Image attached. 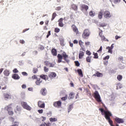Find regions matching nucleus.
I'll return each instance as SVG.
<instances>
[{"instance_id":"obj_1","label":"nucleus","mask_w":126,"mask_h":126,"mask_svg":"<svg viewBox=\"0 0 126 126\" xmlns=\"http://www.w3.org/2000/svg\"><path fill=\"white\" fill-rule=\"evenodd\" d=\"M57 58L58 59L57 61L58 63H62L63 58V60L66 63H69V60H67V58H68V55H67L65 52H63L62 55L60 54H58L57 55Z\"/></svg>"},{"instance_id":"obj_2","label":"nucleus","mask_w":126,"mask_h":126,"mask_svg":"<svg viewBox=\"0 0 126 126\" xmlns=\"http://www.w3.org/2000/svg\"><path fill=\"white\" fill-rule=\"evenodd\" d=\"M91 34V32L88 29H86L84 30L83 34H82V37L83 39H88L89 38V36Z\"/></svg>"},{"instance_id":"obj_3","label":"nucleus","mask_w":126,"mask_h":126,"mask_svg":"<svg viewBox=\"0 0 126 126\" xmlns=\"http://www.w3.org/2000/svg\"><path fill=\"white\" fill-rule=\"evenodd\" d=\"M94 99H95L97 102H101V96H100V94H99V93L98 91H95L94 93Z\"/></svg>"},{"instance_id":"obj_4","label":"nucleus","mask_w":126,"mask_h":126,"mask_svg":"<svg viewBox=\"0 0 126 126\" xmlns=\"http://www.w3.org/2000/svg\"><path fill=\"white\" fill-rule=\"evenodd\" d=\"M99 29V36L101 38V40L102 42H104L106 41V42H109V40H108L107 38H106V37H105V36H104V35H103V31H102V30H100Z\"/></svg>"},{"instance_id":"obj_5","label":"nucleus","mask_w":126,"mask_h":126,"mask_svg":"<svg viewBox=\"0 0 126 126\" xmlns=\"http://www.w3.org/2000/svg\"><path fill=\"white\" fill-rule=\"evenodd\" d=\"M22 107L24 108V109H26V110H27L28 111H31V109H32L30 106L28 105L27 103L26 102H22L21 103Z\"/></svg>"},{"instance_id":"obj_6","label":"nucleus","mask_w":126,"mask_h":126,"mask_svg":"<svg viewBox=\"0 0 126 126\" xmlns=\"http://www.w3.org/2000/svg\"><path fill=\"white\" fill-rule=\"evenodd\" d=\"M48 77L50 79V81H51L52 79H55L57 77V74L55 72H51L49 73Z\"/></svg>"},{"instance_id":"obj_7","label":"nucleus","mask_w":126,"mask_h":126,"mask_svg":"<svg viewBox=\"0 0 126 126\" xmlns=\"http://www.w3.org/2000/svg\"><path fill=\"white\" fill-rule=\"evenodd\" d=\"M80 8L81 10L83 11V10H85L86 11H87L89 8V7H88V5L82 4L80 5Z\"/></svg>"},{"instance_id":"obj_8","label":"nucleus","mask_w":126,"mask_h":126,"mask_svg":"<svg viewBox=\"0 0 126 126\" xmlns=\"http://www.w3.org/2000/svg\"><path fill=\"white\" fill-rule=\"evenodd\" d=\"M4 110H5V111H7V112L12 111V103H10L7 106H5Z\"/></svg>"},{"instance_id":"obj_9","label":"nucleus","mask_w":126,"mask_h":126,"mask_svg":"<svg viewBox=\"0 0 126 126\" xmlns=\"http://www.w3.org/2000/svg\"><path fill=\"white\" fill-rule=\"evenodd\" d=\"M115 121L117 124H124V123H125L124 119L120 118L119 117L115 118Z\"/></svg>"},{"instance_id":"obj_10","label":"nucleus","mask_w":126,"mask_h":126,"mask_svg":"<svg viewBox=\"0 0 126 126\" xmlns=\"http://www.w3.org/2000/svg\"><path fill=\"white\" fill-rule=\"evenodd\" d=\"M53 106L56 108H60V107L62 106V102L61 101L54 102L53 103Z\"/></svg>"},{"instance_id":"obj_11","label":"nucleus","mask_w":126,"mask_h":126,"mask_svg":"<svg viewBox=\"0 0 126 126\" xmlns=\"http://www.w3.org/2000/svg\"><path fill=\"white\" fill-rule=\"evenodd\" d=\"M37 105L38 107L39 108H41L42 109H44V108H45V102L41 100L38 101Z\"/></svg>"},{"instance_id":"obj_12","label":"nucleus","mask_w":126,"mask_h":126,"mask_svg":"<svg viewBox=\"0 0 126 126\" xmlns=\"http://www.w3.org/2000/svg\"><path fill=\"white\" fill-rule=\"evenodd\" d=\"M40 93L43 96H46V95H47V93H48V92L45 88H43L40 90Z\"/></svg>"},{"instance_id":"obj_13","label":"nucleus","mask_w":126,"mask_h":126,"mask_svg":"<svg viewBox=\"0 0 126 126\" xmlns=\"http://www.w3.org/2000/svg\"><path fill=\"white\" fill-rule=\"evenodd\" d=\"M104 17L105 18H110L112 17V15H111V13L109 12L108 11H105L104 12Z\"/></svg>"},{"instance_id":"obj_14","label":"nucleus","mask_w":126,"mask_h":126,"mask_svg":"<svg viewBox=\"0 0 126 126\" xmlns=\"http://www.w3.org/2000/svg\"><path fill=\"white\" fill-rule=\"evenodd\" d=\"M45 65L46 66H49V67H54L55 66V64L50 63L49 61H45L44 62Z\"/></svg>"},{"instance_id":"obj_15","label":"nucleus","mask_w":126,"mask_h":126,"mask_svg":"<svg viewBox=\"0 0 126 126\" xmlns=\"http://www.w3.org/2000/svg\"><path fill=\"white\" fill-rule=\"evenodd\" d=\"M71 27L73 31L75 32L76 34H78L79 32L78 31V29H77V28L76 27V26L73 25H72Z\"/></svg>"},{"instance_id":"obj_16","label":"nucleus","mask_w":126,"mask_h":126,"mask_svg":"<svg viewBox=\"0 0 126 126\" xmlns=\"http://www.w3.org/2000/svg\"><path fill=\"white\" fill-rule=\"evenodd\" d=\"M63 18H60L59 20H58V25L60 27H63L64 25H63Z\"/></svg>"},{"instance_id":"obj_17","label":"nucleus","mask_w":126,"mask_h":126,"mask_svg":"<svg viewBox=\"0 0 126 126\" xmlns=\"http://www.w3.org/2000/svg\"><path fill=\"white\" fill-rule=\"evenodd\" d=\"M93 76H96L97 77H103V73H100L99 71H96Z\"/></svg>"},{"instance_id":"obj_18","label":"nucleus","mask_w":126,"mask_h":126,"mask_svg":"<svg viewBox=\"0 0 126 126\" xmlns=\"http://www.w3.org/2000/svg\"><path fill=\"white\" fill-rule=\"evenodd\" d=\"M40 78H42V79H44V80H48V81H50V80L47 75L42 74L40 76Z\"/></svg>"},{"instance_id":"obj_19","label":"nucleus","mask_w":126,"mask_h":126,"mask_svg":"<svg viewBox=\"0 0 126 126\" xmlns=\"http://www.w3.org/2000/svg\"><path fill=\"white\" fill-rule=\"evenodd\" d=\"M71 8L73 9V10H74V11H77L78 8L77 7V5H76L75 4H72L71 5Z\"/></svg>"},{"instance_id":"obj_20","label":"nucleus","mask_w":126,"mask_h":126,"mask_svg":"<svg viewBox=\"0 0 126 126\" xmlns=\"http://www.w3.org/2000/svg\"><path fill=\"white\" fill-rule=\"evenodd\" d=\"M51 53L53 56H57V55H58L57 49L55 48H53L51 50Z\"/></svg>"},{"instance_id":"obj_21","label":"nucleus","mask_w":126,"mask_h":126,"mask_svg":"<svg viewBox=\"0 0 126 126\" xmlns=\"http://www.w3.org/2000/svg\"><path fill=\"white\" fill-rule=\"evenodd\" d=\"M12 78H13V79L18 80L20 78V77H19V75L17 74H14L12 75Z\"/></svg>"},{"instance_id":"obj_22","label":"nucleus","mask_w":126,"mask_h":126,"mask_svg":"<svg viewBox=\"0 0 126 126\" xmlns=\"http://www.w3.org/2000/svg\"><path fill=\"white\" fill-rule=\"evenodd\" d=\"M4 97L5 99H11V95L7 93L4 94Z\"/></svg>"},{"instance_id":"obj_23","label":"nucleus","mask_w":126,"mask_h":126,"mask_svg":"<svg viewBox=\"0 0 126 126\" xmlns=\"http://www.w3.org/2000/svg\"><path fill=\"white\" fill-rule=\"evenodd\" d=\"M84 57V52L83 51H80L79 53V59H83Z\"/></svg>"},{"instance_id":"obj_24","label":"nucleus","mask_w":126,"mask_h":126,"mask_svg":"<svg viewBox=\"0 0 126 126\" xmlns=\"http://www.w3.org/2000/svg\"><path fill=\"white\" fill-rule=\"evenodd\" d=\"M77 72L80 76L83 77V73H82V70H81V69H78L77 70Z\"/></svg>"},{"instance_id":"obj_25","label":"nucleus","mask_w":126,"mask_h":126,"mask_svg":"<svg viewBox=\"0 0 126 126\" xmlns=\"http://www.w3.org/2000/svg\"><path fill=\"white\" fill-rule=\"evenodd\" d=\"M74 98V93H70L69 94L68 99H73Z\"/></svg>"},{"instance_id":"obj_26","label":"nucleus","mask_w":126,"mask_h":126,"mask_svg":"<svg viewBox=\"0 0 126 126\" xmlns=\"http://www.w3.org/2000/svg\"><path fill=\"white\" fill-rule=\"evenodd\" d=\"M73 108V104H70L69 105L68 107V113H69L71 110Z\"/></svg>"},{"instance_id":"obj_27","label":"nucleus","mask_w":126,"mask_h":126,"mask_svg":"<svg viewBox=\"0 0 126 126\" xmlns=\"http://www.w3.org/2000/svg\"><path fill=\"white\" fill-rule=\"evenodd\" d=\"M91 59H92V56H88L86 58L87 63H91Z\"/></svg>"},{"instance_id":"obj_28","label":"nucleus","mask_w":126,"mask_h":126,"mask_svg":"<svg viewBox=\"0 0 126 126\" xmlns=\"http://www.w3.org/2000/svg\"><path fill=\"white\" fill-rule=\"evenodd\" d=\"M49 121L51 123H54V122H57L58 119L57 118H50Z\"/></svg>"},{"instance_id":"obj_29","label":"nucleus","mask_w":126,"mask_h":126,"mask_svg":"<svg viewBox=\"0 0 126 126\" xmlns=\"http://www.w3.org/2000/svg\"><path fill=\"white\" fill-rule=\"evenodd\" d=\"M41 79L39 78V79H37V80L35 82V84L36 85H40V84H41L42 81H40Z\"/></svg>"},{"instance_id":"obj_30","label":"nucleus","mask_w":126,"mask_h":126,"mask_svg":"<svg viewBox=\"0 0 126 126\" xmlns=\"http://www.w3.org/2000/svg\"><path fill=\"white\" fill-rule=\"evenodd\" d=\"M3 73L5 76H8L9 75V71L8 70H5Z\"/></svg>"},{"instance_id":"obj_31","label":"nucleus","mask_w":126,"mask_h":126,"mask_svg":"<svg viewBox=\"0 0 126 126\" xmlns=\"http://www.w3.org/2000/svg\"><path fill=\"white\" fill-rule=\"evenodd\" d=\"M98 16L99 19H102V18L103 17V12L102 11H100L98 13Z\"/></svg>"},{"instance_id":"obj_32","label":"nucleus","mask_w":126,"mask_h":126,"mask_svg":"<svg viewBox=\"0 0 126 126\" xmlns=\"http://www.w3.org/2000/svg\"><path fill=\"white\" fill-rule=\"evenodd\" d=\"M57 16V13L54 12L52 14V18H51V21H53L56 18V17Z\"/></svg>"},{"instance_id":"obj_33","label":"nucleus","mask_w":126,"mask_h":126,"mask_svg":"<svg viewBox=\"0 0 126 126\" xmlns=\"http://www.w3.org/2000/svg\"><path fill=\"white\" fill-rule=\"evenodd\" d=\"M106 49L108 50V53H110L111 54H112V53H113V49L112 48H111V47H110V46L107 47Z\"/></svg>"},{"instance_id":"obj_34","label":"nucleus","mask_w":126,"mask_h":126,"mask_svg":"<svg viewBox=\"0 0 126 126\" xmlns=\"http://www.w3.org/2000/svg\"><path fill=\"white\" fill-rule=\"evenodd\" d=\"M95 12L93 13V11H90L89 12V15L91 16V17H93L94 16H95Z\"/></svg>"},{"instance_id":"obj_35","label":"nucleus","mask_w":126,"mask_h":126,"mask_svg":"<svg viewBox=\"0 0 126 126\" xmlns=\"http://www.w3.org/2000/svg\"><path fill=\"white\" fill-rule=\"evenodd\" d=\"M117 79L119 81H121L122 79H123V76L121 75H119L117 76Z\"/></svg>"},{"instance_id":"obj_36","label":"nucleus","mask_w":126,"mask_h":126,"mask_svg":"<svg viewBox=\"0 0 126 126\" xmlns=\"http://www.w3.org/2000/svg\"><path fill=\"white\" fill-rule=\"evenodd\" d=\"M84 44V42H82V40H80L79 41V44L81 47H84L83 44Z\"/></svg>"},{"instance_id":"obj_37","label":"nucleus","mask_w":126,"mask_h":126,"mask_svg":"<svg viewBox=\"0 0 126 126\" xmlns=\"http://www.w3.org/2000/svg\"><path fill=\"white\" fill-rule=\"evenodd\" d=\"M121 88H122V84L121 83L118 84L116 89H121Z\"/></svg>"},{"instance_id":"obj_38","label":"nucleus","mask_w":126,"mask_h":126,"mask_svg":"<svg viewBox=\"0 0 126 126\" xmlns=\"http://www.w3.org/2000/svg\"><path fill=\"white\" fill-rule=\"evenodd\" d=\"M8 114L9 115V116H13V114L14 113L12 110H10L8 111Z\"/></svg>"},{"instance_id":"obj_39","label":"nucleus","mask_w":126,"mask_h":126,"mask_svg":"<svg viewBox=\"0 0 126 126\" xmlns=\"http://www.w3.org/2000/svg\"><path fill=\"white\" fill-rule=\"evenodd\" d=\"M39 47H38V49L39 50H41V51H43V50H44L45 49V47L43 46V45H39Z\"/></svg>"},{"instance_id":"obj_40","label":"nucleus","mask_w":126,"mask_h":126,"mask_svg":"<svg viewBox=\"0 0 126 126\" xmlns=\"http://www.w3.org/2000/svg\"><path fill=\"white\" fill-rule=\"evenodd\" d=\"M60 31H61V30H60V29L59 28H55V32L56 33H59V32H60Z\"/></svg>"},{"instance_id":"obj_41","label":"nucleus","mask_w":126,"mask_h":126,"mask_svg":"<svg viewBox=\"0 0 126 126\" xmlns=\"http://www.w3.org/2000/svg\"><path fill=\"white\" fill-rule=\"evenodd\" d=\"M19 125V122H15L14 123V125H12L11 126H18Z\"/></svg>"},{"instance_id":"obj_42","label":"nucleus","mask_w":126,"mask_h":126,"mask_svg":"<svg viewBox=\"0 0 126 126\" xmlns=\"http://www.w3.org/2000/svg\"><path fill=\"white\" fill-rule=\"evenodd\" d=\"M74 63L76 66H79L80 65V63L78 61H75Z\"/></svg>"},{"instance_id":"obj_43","label":"nucleus","mask_w":126,"mask_h":126,"mask_svg":"<svg viewBox=\"0 0 126 126\" xmlns=\"http://www.w3.org/2000/svg\"><path fill=\"white\" fill-rule=\"evenodd\" d=\"M32 72L33 73H37L38 72V68H34L32 70Z\"/></svg>"},{"instance_id":"obj_44","label":"nucleus","mask_w":126,"mask_h":126,"mask_svg":"<svg viewBox=\"0 0 126 126\" xmlns=\"http://www.w3.org/2000/svg\"><path fill=\"white\" fill-rule=\"evenodd\" d=\"M94 59H98V58H99V57L98 56V53H96L94 54Z\"/></svg>"},{"instance_id":"obj_45","label":"nucleus","mask_w":126,"mask_h":126,"mask_svg":"<svg viewBox=\"0 0 126 126\" xmlns=\"http://www.w3.org/2000/svg\"><path fill=\"white\" fill-rule=\"evenodd\" d=\"M13 72H14V73H18L19 71L17 68H15L13 70Z\"/></svg>"},{"instance_id":"obj_46","label":"nucleus","mask_w":126,"mask_h":126,"mask_svg":"<svg viewBox=\"0 0 126 126\" xmlns=\"http://www.w3.org/2000/svg\"><path fill=\"white\" fill-rule=\"evenodd\" d=\"M44 71H45V72H48V71H49V68H47L46 66H44Z\"/></svg>"},{"instance_id":"obj_47","label":"nucleus","mask_w":126,"mask_h":126,"mask_svg":"<svg viewBox=\"0 0 126 126\" xmlns=\"http://www.w3.org/2000/svg\"><path fill=\"white\" fill-rule=\"evenodd\" d=\"M109 59H110V56L107 55V56H106L105 57H104V58H103V60H104V61H106V60H109Z\"/></svg>"},{"instance_id":"obj_48","label":"nucleus","mask_w":126,"mask_h":126,"mask_svg":"<svg viewBox=\"0 0 126 126\" xmlns=\"http://www.w3.org/2000/svg\"><path fill=\"white\" fill-rule=\"evenodd\" d=\"M9 120H10V121H11V122H12V123H14V118H13V117H10V118H9Z\"/></svg>"},{"instance_id":"obj_49","label":"nucleus","mask_w":126,"mask_h":126,"mask_svg":"<svg viewBox=\"0 0 126 126\" xmlns=\"http://www.w3.org/2000/svg\"><path fill=\"white\" fill-rule=\"evenodd\" d=\"M16 109L15 110V112H17V111H18L19 112L20 111H21V109H20V107H19L18 106H17Z\"/></svg>"},{"instance_id":"obj_50","label":"nucleus","mask_w":126,"mask_h":126,"mask_svg":"<svg viewBox=\"0 0 126 126\" xmlns=\"http://www.w3.org/2000/svg\"><path fill=\"white\" fill-rule=\"evenodd\" d=\"M32 79H38V77H37L36 76V75H33L32 77Z\"/></svg>"},{"instance_id":"obj_51","label":"nucleus","mask_w":126,"mask_h":126,"mask_svg":"<svg viewBox=\"0 0 126 126\" xmlns=\"http://www.w3.org/2000/svg\"><path fill=\"white\" fill-rule=\"evenodd\" d=\"M50 35H51V31H49L48 32L47 35H46V38H49Z\"/></svg>"},{"instance_id":"obj_52","label":"nucleus","mask_w":126,"mask_h":126,"mask_svg":"<svg viewBox=\"0 0 126 126\" xmlns=\"http://www.w3.org/2000/svg\"><path fill=\"white\" fill-rule=\"evenodd\" d=\"M22 74H23V75H24V76H27V75H28V74H27L26 72H22Z\"/></svg>"},{"instance_id":"obj_53","label":"nucleus","mask_w":126,"mask_h":126,"mask_svg":"<svg viewBox=\"0 0 126 126\" xmlns=\"http://www.w3.org/2000/svg\"><path fill=\"white\" fill-rule=\"evenodd\" d=\"M91 54L90 51L88 50L86 51V55H88V56H91Z\"/></svg>"},{"instance_id":"obj_54","label":"nucleus","mask_w":126,"mask_h":126,"mask_svg":"<svg viewBox=\"0 0 126 126\" xmlns=\"http://www.w3.org/2000/svg\"><path fill=\"white\" fill-rule=\"evenodd\" d=\"M20 44H25V41L23 39L20 40Z\"/></svg>"},{"instance_id":"obj_55","label":"nucleus","mask_w":126,"mask_h":126,"mask_svg":"<svg viewBox=\"0 0 126 126\" xmlns=\"http://www.w3.org/2000/svg\"><path fill=\"white\" fill-rule=\"evenodd\" d=\"M55 9H56V10H58V11L61 10V9H62V7H61V6L57 7Z\"/></svg>"},{"instance_id":"obj_56","label":"nucleus","mask_w":126,"mask_h":126,"mask_svg":"<svg viewBox=\"0 0 126 126\" xmlns=\"http://www.w3.org/2000/svg\"><path fill=\"white\" fill-rule=\"evenodd\" d=\"M114 3H118V2H120L121 0H113Z\"/></svg>"},{"instance_id":"obj_57","label":"nucleus","mask_w":126,"mask_h":126,"mask_svg":"<svg viewBox=\"0 0 126 126\" xmlns=\"http://www.w3.org/2000/svg\"><path fill=\"white\" fill-rule=\"evenodd\" d=\"M41 119H42V122H45V121L46 120V117L44 116H42Z\"/></svg>"},{"instance_id":"obj_58","label":"nucleus","mask_w":126,"mask_h":126,"mask_svg":"<svg viewBox=\"0 0 126 126\" xmlns=\"http://www.w3.org/2000/svg\"><path fill=\"white\" fill-rule=\"evenodd\" d=\"M73 43L74 44H78V41L77 40L75 39L73 40Z\"/></svg>"},{"instance_id":"obj_59","label":"nucleus","mask_w":126,"mask_h":126,"mask_svg":"<svg viewBox=\"0 0 126 126\" xmlns=\"http://www.w3.org/2000/svg\"><path fill=\"white\" fill-rule=\"evenodd\" d=\"M38 112L39 114H43V109L38 110Z\"/></svg>"},{"instance_id":"obj_60","label":"nucleus","mask_w":126,"mask_h":126,"mask_svg":"<svg viewBox=\"0 0 126 126\" xmlns=\"http://www.w3.org/2000/svg\"><path fill=\"white\" fill-rule=\"evenodd\" d=\"M44 124L46 126H51V123H44Z\"/></svg>"},{"instance_id":"obj_61","label":"nucleus","mask_w":126,"mask_h":126,"mask_svg":"<svg viewBox=\"0 0 126 126\" xmlns=\"http://www.w3.org/2000/svg\"><path fill=\"white\" fill-rule=\"evenodd\" d=\"M121 36H118V35H116L115 36V39H116V40H118V39H120V38H121Z\"/></svg>"},{"instance_id":"obj_62","label":"nucleus","mask_w":126,"mask_h":126,"mask_svg":"<svg viewBox=\"0 0 126 126\" xmlns=\"http://www.w3.org/2000/svg\"><path fill=\"white\" fill-rule=\"evenodd\" d=\"M105 26H106V24H100V27H105Z\"/></svg>"},{"instance_id":"obj_63","label":"nucleus","mask_w":126,"mask_h":126,"mask_svg":"<svg viewBox=\"0 0 126 126\" xmlns=\"http://www.w3.org/2000/svg\"><path fill=\"white\" fill-rule=\"evenodd\" d=\"M22 88H23V89H25V88H26V85H22Z\"/></svg>"},{"instance_id":"obj_64","label":"nucleus","mask_w":126,"mask_h":126,"mask_svg":"<svg viewBox=\"0 0 126 126\" xmlns=\"http://www.w3.org/2000/svg\"><path fill=\"white\" fill-rule=\"evenodd\" d=\"M66 99H67L66 96H64L62 98V100H63V101L66 100Z\"/></svg>"}]
</instances>
